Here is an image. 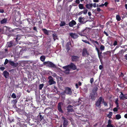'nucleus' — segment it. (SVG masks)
Wrapping results in <instances>:
<instances>
[{"label":"nucleus","mask_w":127,"mask_h":127,"mask_svg":"<svg viewBox=\"0 0 127 127\" xmlns=\"http://www.w3.org/2000/svg\"><path fill=\"white\" fill-rule=\"evenodd\" d=\"M78 6L79 8L81 9H84L85 8V7L83 6V4H79L78 5Z\"/></svg>","instance_id":"nucleus-23"},{"label":"nucleus","mask_w":127,"mask_h":127,"mask_svg":"<svg viewBox=\"0 0 127 127\" xmlns=\"http://www.w3.org/2000/svg\"><path fill=\"white\" fill-rule=\"evenodd\" d=\"M116 20L118 21H120L121 19L120 17L118 15H116Z\"/></svg>","instance_id":"nucleus-25"},{"label":"nucleus","mask_w":127,"mask_h":127,"mask_svg":"<svg viewBox=\"0 0 127 127\" xmlns=\"http://www.w3.org/2000/svg\"><path fill=\"white\" fill-rule=\"evenodd\" d=\"M7 18H4L3 19L0 21V24H5L7 23Z\"/></svg>","instance_id":"nucleus-12"},{"label":"nucleus","mask_w":127,"mask_h":127,"mask_svg":"<svg viewBox=\"0 0 127 127\" xmlns=\"http://www.w3.org/2000/svg\"><path fill=\"white\" fill-rule=\"evenodd\" d=\"M4 12V10L2 9H0V13H3Z\"/></svg>","instance_id":"nucleus-55"},{"label":"nucleus","mask_w":127,"mask_h":127,"mask_svg":"<svg viewBox=\"0 0 127 127\" xmlns=\"http://www.w3.org/2000/svg\"><path fill=\"white\" fill-rule=\"evenodd\" d=\"M40 119L39 120V121H41L42 120L43 118V117L42 116V115H40Z\"/></svg>","instance_id":"nucleus-43"},{"label":"nucleus","mask_w":127,"mask_h":127,"mask_svg":"<svg viewBox=\"0 0 127 127\" xmlns=\"http://www.w3.org/2000/svg\"><path fill=\"white\" fill-rule=\"evenodd\" d=\"M40 60L42 62H43L45 59V57L44 56H42L40 57Z\"/></svg>","instance_id":"nucleus-29"},{"label":"nucleus","mask_w":127,"mask_h":127,"mask_svg":"<svg viewBox=\"0 0 127 127\" xmlns=\"http://www.w3.org/2000/svg\"><path fill=\"white\" fill-rule=\"evenodd\" d=\"M83 13V12L82 11H81L79 13H78V15L79 16L81 14H82Z\"/></svg>","instance_id":"nucleus-51"},{"label":"nucleus","mask_w":127,"mask_h":127,"mask_svg":"<svg viewBox=\"0 0 127 127\" xmlns=\"http://www.w3.org/2000/svg\"><path fill=\"white\" fill-rule=\"evenodd\" d=\"M88 15L89 16H90L91 15V13L90 12H88Z\"/></svg>","instance_id":"nucleus-57"},{"label":"nucleus","mask_w":127,"mask_h":127,"mask_svg":"<svg viewBox=\"0 0 127 127\" xmlns=\"http://www.w3.org/2000/svg\"><path fill=\"white\" fill-rule=\"evenodd\" d=\"M104 33L107 36H108L109 35L108 34L107 32L105 31H104Z\"/></svg>","instance_id":"nucleus-52"},{"label":"nucleus","mask_w":127,"mask_h":127,"mask_svg":"<svg viewBox=\"0 0 127 127\" xmlns=\"http://www.w3.org/2000/svg\"><path fill=\"white\" fill-rule=\"evenodd\" d=\"M102 98L101 97H100L95 103V106L97 107L99 106L101 103V102L102 101Z\"/></svg>","instance_id":"nucleus-6"},{"label":"nucleus","mask_w":127,"mask_h":127,"mask_svg":"<svg viewBox=\"0 0 127 127\" xmlns=\"http://www.w3.org/2000/svg\"><path fill=\"white\" fill-rule=\"evenodd\" d=\"M5 68L4 67H0V69L2 70L3 71L5 69Z\"/></svg>","instance_id":"nucleus-49"},{"label":"nucleus","mask_w":127,"mask_h":127,"mask_svg":"<svg viewBox=\"0 0 127 127\" xmlns=\"http://www.w3.org/2000/svg\"><path fill=\"white\" fill-rule=\"evenodd\" d=\"M75 86H76V88L77 89L78 88V85L77 84H75Z\"/></svg>","instance_id":"nucleus-61"},{"label":"nucleus","mask_w":127,"mask_h":127,"mask_svg":"<svg viewBox=\"0 0 127 127\" xmlns=\"http://www.w3.org/2000/svg\"><path fill=\"white\" fill-rule=\"evenodd\" d=\"M120 97L121 99L122 100H124V98L127 99V96L125 95H124L122 92L121 93V94Z\"/></svg>","instance_id":"nucleus-15"},{"label":"nucleus","mask_w":127,"mask_h":127,"mask_svg":"<svg viewBox=\"0 0 127 127\" xmlns=\"http://www.w3.org/2000/svg\"><path fill=\"white\" fill-rule=\"evenodd\" d=\"M11 97L14 98H16V96L15 94L14 93H13Z\"/></svg>","instance_id":"nucleus-38"},{"label":"nucleus","mask_w":127,"mask_h":127,"mask_svg":"<svg viewBox=\"0 0 127 127\" xmlns=\"http://www.w3.org/2000/svg\"><path fill=\"white\" fill-rule=\"evenodd\" d=\"M105 48V47L103 45H102L100 46V50L102 51L104 50Z\"/></svg>","instance_id":"nucleus-31"},{"label":"nucleus","mask_w":127,"mask_h":127,"mask_svg":"<svg viewBox=\"0 0 127 127\" xmlns=\"http://www.w3.org/2000/svg\"><path fill=\"white\" fill-rule=\"evenodd\" d=\"M97 4L96 3H94L93 5V6L94 7H96Z\"/></svg>","instance_id":"nucleus-54"},{"label":"nucleus","mask_w":127,"mask_h":127,"mask_svg":"<svg viewBox=\"0 0 127 127\" xmlns=\"http://www.w3.org/2000/svg\"><path fill=\"white\" fill-rule=\"evenodd\" d=\"M97 96V94L96 92L93 91L90 95V97L93 100H95Z\"/></svg>","instance_id":"nucleus-4"},{"label":"nucleus","mask_w":127,"mask_h":127,"mask_svg":"<svg viewBox=\"0 0 127 127\" xmlns=\"http://www.w3.org/2000/svg\"><path fill=\"white\" fill-rule=\"evenodd\" d=\"M93 2H98L99 0H93Z\"/></svg>","instance_id":"nucleus-56"},{"label":"nucleus","mask_w":127,"mask_h":127,"mask_svg":"<svg viewBox=\"0 0 127 127\" xmlns=\"http://www.w3.org/2000/svg\"><path fill=\"white\" fill-rule=\"evenodd\" d=\"M118 98L116 99L115 102V103L117 107H119V104L118 103Z\"/></svg>","instance_id":"nucleus-35"},{"label":"nucleus","mask_w":127,"mask_h":127,"mask_svg":"<svg viewBox=\"0 0 127 127\" xmlns=\"http://www.w3.org/2000/svg\"><path fill=\"white\" fill-rule=\"evenodd\" d=\"M62 119L63 120V127H67L69 124L68 121L63 116L62 117Z\"/></svg>","instance_id":"nucleus-2"},{"label":"nucleus","mask_w":127,"mask_h":127,"mask_svg":"<svg viewBox=\"0 0 127 127\" xmlns=\"http://www.w3.org/2000/svg\"><path fill=\"white\" fill-rule=\"evenodd\" d=\"M67 65L69 68L72 69L74 70H75L76 69L75 65L72 63H71L70 64L68 65Z\"/></svg>","instance_id":"nucleus-9"},{"label":"nucleus","mask_w":127,"mask_h":127,"mask_svg":"<svg viewBox=\"0 0 127 127\" xmlns=\"http://www.w3.org/2000/svg\"><path fill=\"white\" fill-rule=\"evenodd\" d=\"M5 27L6 28V32H8V31H9V32H11L12 31V29L11 28L8 27H7L6 26H5Z\"/></svg>","instance_id":"nucleus-24"},{"label":"nucleus","mask_w":127,"mask_h":127,"mask_svg":"<svg viewBox=\"0 0 127 127\" xmlns=\"http://www.w3.org/2000/svg\"><path fill=\"white\" fill-rule=\"evenodd\" d=\"M93 6V4L92 3H90V4H87L85 5L86 7L88 9H90L91 7H92Z\"/></svg>","instance_id":"nucleus-20"},{"label":"nucleus","mask_w":127,"mask_h":127,"mask_svg":"<svg viewBox=\"0 0 127 127\" xmlns=\"http://www.w3.org/2000/svg\"><path fill=\"white\" fill-rule=\"evenodd\" d=\"M9 63L10 64L13 66L16 67L18 65V63H15L13 61L9 60Z\"/></svg>","instance_id":"nucleus-11"},{"label":"nucleus","mask_w":127,"mask_h":127,"mask_svg":"<svg viewBox=\"0 0 127 127\" xmlns=\"http://www.w3.org/2000/svg\"><path fill=\"white\" fill-rule=\"evenodd\" d=\"M13 41H10L8 43L7 45L9 47H10L12 46L14 44H13Z\"/></svg>","instance_id":"nucleus-21"},{"label":"nucleus","mask_w":127,"mask_h":127,"mask_svg":"<svg viewBox=\"0 0 127 127\" xmlns=\"http://www.w3.org/2000/svg\"><path fill=\"white\" fill-rule=\"evenodd\" d=\"M20 38V37L18 35H17L16 38V40L17 41V40H19Z\"/></svg>","instance_id":"nucleus-40"},{"label":"nucleus","mask_w":127,"mask_h":127,"mask_svg":"<svg viewBox=\"0 0 127 127\" xmlns=\"http://www.w3.org/2000/svg\"><path fill=\"white\" fill-rule=\"evenodd\" d=\"M52 36L53 37V39L55 41V39L56 38L57 36L55 33L53 34L52 35Z\"/></svg>","instance_id":"nucleus-37"},{"label":"nucleus","mask_w":127,"mask_h":127,"mask_svg":"<svg viewBox=\"0 0 127 127\" xmlns=\"http://www.w3.org/2000/svg\"><path fill=\"white\" fill-rule=\"evenodd\" d=\"M116 117L117 119L119 120L121 118V117L120 115L117 114L116 115Z\"/></svg>","instance_id":"nucleus-28"},{"label":"nucleus","mask_w":127,"mask_h":127,"mask_svg":"<svg viewBox=\"0 0 127 127\" xmlns=\"http://www.w3.org/2000/svg\"><path fill=\"white\" fill-rule=\"evenodd\" d=\"M67 112L68 113L72 112L74 111L73 109V106L70 105H69L67 106Z\"/></svg>","instance_id":"nucleus-8"},{"label":"nucleus","mask_w":127,"mask_h":127,"mask_svg":"<svg viewBox=\"0 0 127 127\" xmlns=\"http://www.w3.org/2000/svg\"><path fill=\"white\" fill-rule=\"evenodd\" d=\"M95 49L97 52V53H98V55L99 56L100 52H99V50L98 49L97 47H96V48H95Z\"/></svg>","instance_id":"nucleus-41"},{"label":"nucleus","mask_w":127,"mask_h":127,"mask_svg":"<svg viewBox=\"0 0 127 127\" xmlns=\"http://www.w3.org/2000/svg\"><path fill=\"white\" fill-rule=\"evenodd\" d=\"M88 11L87 9H86L82 11V12L84 14L86 15Z\"/></svg>","instance_id":"nucleus-36"},{"label":"nucleus","mask_w":127,"mask_h":127,"mask_svg":"<svg viewBox=\"0 0 127 127\" xmlns=\"http://www.w3.org/2000/svg\"><path fill=\"white\" fill-rule=\"evenodd\" d=\"M125 59L127 60V54H126L125 56Z\"/></svg>","instance_id":"nucleus-60"},{"label":"nucleus","mask_w":127,"mask_h":127,"mask_svg":"<svg viewBox=\"0 0 127 127\" xmlns=\"http://www.w3.org/2000/svg\"><path fill=\"white\" fill-rule=\"evenodd\" d=\"M112 113L111 112H110L107 115V117H108L109 118H111V116H112Z\"/></svg>","instance_id":"nucleus-26"},{"label":"nucleus","mask_w":127,"mask_h":127,"mask_svg":"<svg viewBox=\"0 0 127 127\" xmlns=\"http://www.w3.org/2000/svg\"><path fill=\"white\" fill-rule=\"evenodd\" d=\"M63 104L62 103H59L58 105V109L59 112L63 113V112L61 109V105Z\"/></svg>","instance_id":"nucleus-14"},{"label":"nucleus","mask_w":127,"mask_h":127,"mask_svg":"<svg viewBox=\"0 0 127 127\" xmlns=\"http://www.w3.org/2000/svg\"><path fill=\"white\" fill-rule=\"evenodd\" d=\"M86 31V30H83L81 31V32L79 33L80 35L81 36H84L86 34V33H85Z\"/></svg>","instance_id":"nucleus-22"},{"label":"nucleus","mask_w":127,"mask_h":127,"mask_svg":"<svg viewBox=\"0 0 127 127\" xmlns=\"http://www.w3.org/2000/svg\"><path fill=\"white\" fill-rule=\"evenodd\" d=\"M9 61L7 59H6L5 60V62H4V64L5 65H6L9 62Z\"/></svg>","instance_id":"nucleus-42"},{"label":"nucleus","mask_w":127,"mask_h":127,"mask_svg":"<svg viewBox=\"0 0 127 127\" xmlns=\"http://www.w3.org/2000/svg\"><path fill=\"white\" fill-rule=\"evenodd\" d=\"M44 64L47 66L54 68H57L55 65L51 62H46L44 63Z\"/></svg>","instance_id":"nucleus-3"},{"label":"nucleus","mask_w":127,"mask_h":127,"mask_svg":"<svg viewBox=\"0 0 127 127\" xmlns=\"http://www.w3.org/2000/svg\"><path fill=\"white\" fill-rule=\"evenodd\" d=\"M4 76L6 78L8 77L9 75V73L6 71H4L3 72Z\"/></svg>","instance_id":"nucleus-19"},{"label":"nucleus","mask_w":127,"mask_h":127,"mask_svg":"<svg viewBox=\"0 0 127 127\" xmlns=\"http://www.w3.org/2000/svg\"><path fill=\"white\" fill-rule=\"evenodd\" d=\"M70 35L71 37L74 38H76L78 37L77 34L73 33H70Z\"/></svg>","instance_id":"nucleus-18"},{"label":"nucleus","mask_w":127,"mask_h":127,"mask_svg":"<svg viewBox=\"0 0 127 127\" xmlns=\"http://www.w3.org/2000/svg\"><path fill=\"white\" fill-rule=\"evenodd\" d=\"M117 42L116 41H114V43L113 45L114 46H116L117 45Z\"/></svg>","instance_id":"nucleus-47"},{"label":"nucleus","mask_w":127,"mask_h":127,"mask_svg":"<svg viewBox=\"0 0 127 127\" xmlns=\"http://www.w3.org/2000/svg\"><path fill=\"white\" fill-rule=\"evenodd\" d=\"M108 4V3L107 2H105L104 4V5H105L106 6Z\"/></svg>","instance_id":"nucleus-59"},{"label":"nucleus","mask_w":127,"mask_h":127,"mask_svg":"<svg viewBox=\"0 0 127 127\" xmlns=\"http://www.w3.org/2000/svg\"><path fill=\"white\" fill-rule=\"evenodd\" d=\"M88 54L86 49L85 48H84L83 49L82 53V55L84 57L88 55Z\"/></svg>","instance_id":"nucleus-10"},{"label":"nucleus","mask_w":127,"mask_h":127,"mask_svg":"<svg viewBox=\"0 0 127 127\" xmlns=\"http://www.w3.org/2000/svg\"><path fill=\"white\" fill-rule=\"evenodd\" d=\"M42 31L45 34H48V32L46 29H42Z\"/></svg>","instance_id":"nucleus-27"},{"label":"nucleus","mask_w":127,"mask_h":127,"mask_svg":"<svg viewBox=\"0 0 127 127\" xmlns=\"http://www.w3.org/2000/svg\"><path fill=\"white\" fill-rule=\"evenodd\" d=\"M78 19L79 22L80 23H81L82 24H84V23H86V22H84L83 20H81L79 18Z\"/></svg>","instance_id":"nucleus-32"},{"label":"nucleus","mask_w":127,"mask_h":127,"mask_svg":"<svg viewBox=\"0 0 127 127\" xmlns=\"http://www.w3.org/2000/svg\"><path fill=\"white\" fill-rule=\"evenodd\" d=\"M65 25V23L64 22L61 21L60 24V26H64Z\"/></svg>","instance_id":"nucleus-30"},{"label":"nucleus","mask_w":127,"mask_h":127,"mask_svg":"<svg viewBox=\"0 0 127 127\" xmlns=\"http://www.w3.org/2000/svg\"><path fill=\"white\" fill-rule=\"evenodd\" d=\"M103 103V104L105 106H107V103L106 102H105L104 101V100L103 99V101H102Z\"/></svg>","instance_id":"nucleus-39"},{"label":"nucleus","mask_w":127,"mask_h":127,"mask_svg":"<svg viewBox=\"0 0 127 127\" xmlns=\"http://www.w3.org/2000/svg\"><path fill=\"white\" fill-rule=\"evenodd\" d=\"M17 102V100L16 99H14L12 101L13 103L14 104H16Z\"/></svg>","instance_id":"nucleus-33"},{"label":"nucleus","mask_w":127,"mask_h":127,"mask_svg":"<svg viewBox=\"0 0 127 127\" xmlns=\"http://www.w3.org/2000/svg\"><path fill=\"white\" fill-rule=\"evenodd\" d=\"M63 68L65 70L64 71V73L66 74H68L69 73L70 69L68 65L63 66Z\"/></svg>","instance_id":"nucleus-7"},{"label":"nucleus","mask_w":127,"mask_h":127,"mask_svg":"<svg viewBox=\"0 0 127 127\" xmlns=\"http://www.w3.org/2000/svg\"><path fill=\"white\" fill-rule=\"evenodd\" d=\"M82 40L84 42H85L86 43H88L89 44H90V43L88 41L86 40Z\"/></svg>","instance_id":"nucleus-45"},{"label":"nucleus","mask_w":127,"mask_h":127,"mask_svg":"<svg viewBox=\"0 0 127 127\" xmlns=\"http://www.w3.org/2000/svg\"><path fill=\"white\" fill-rule=\"evenodd\" d=\"M81 82H79L78 83V85L79 86H80L81 85Z\"/></svg>","instance_id":"nucleus-63"},{"label":"nucleus","mask_w":127,"mask_h":127,"mask_svg":"<svg viewBox=\"0 0 127 127\" xmlns=\"http://www.w3.org/2000/svg\"><path fill=\"white\" fill-rule=\"evenodd\" d=\"M90 83L91 84L92 83L94 82V79L93 78H92L90 80Z\"/></svg>","instance_id":"nucleus-48"},{"label":"nucleus","mask_w":127,"mask_h":127,"mask_svg":"<svg viewBox=\"0 0 127 127\" xmlns=\"http://www.w3.org/2000/svg\"><path fill=\"white\" fill-rule=\"evenodd\" d=\"M51 75L52 76L54 77H56L57 76L56 74L54 73H52Z\"/></svg>","instance_id":"nucleus-46"},{"label":"nucleus","mask_w":127,"mask_h":127,"mask_svg":"<svg viewBox=\"0 0 127 127\" xmlns=\"http://www.w3.org/2000/svg\"><path fill=\"white\" fill-rule=\"evenodd\" d=\"M112 121L110 120H108V124L106 125V127H114L113 125L111 124Z\"/></svg>","instance_id":"nucleus-13"},{"label":"nucleus","mask_w":127,"mask_h":127,"mask_svg":"<svg viewBox=\"0 0 127 127\" xmlns=\"http://www.w3.org/2000/svg\"><path fill=\"white\" fill-rule=\"evenodd\" d=\"M76 24V22L74 20L72 21L69 22V25L70 27H72L74 25Z\"/></svg>","instance_id":"nucleus-17"},{"label":"nucleus","mask_w":127,"mask_h":127,"mask_svg":"<svg viewBox=\"0 0 127 127\" xmlns=\"http://www.w3.org/2000/svg\"><path fill=\"white\" fill-rule=\"evenodd\" d=\"M79 58L77 56H73L72 57V60L73 61H76L78 60Z\"/></svg>","instance_id":"nucleus-16"},{"label":"nucleus","mask_w":127,"mask_h":127,"mask_svg":"<svg viewBox=\"0 0 127 127\" xmlns=\"http://www.w3.org/2000/svg\"><path fill=\"white\" fill-rule=\"evenodd\" d=\"M33 29L34 30H35V31H37L36 28L35 27H33Z\"/></svg>","instance_id":"nucleus-64"},{"label":"nucleus","mask_w":127,"mask_h":127,"mask_svg":"<svg viewBox=\"0 0 127 127\" xmlns=\"http://www.w3.org/2000/svg\"><path fill=\"white\" fill-rule=\"evenodd\" d=\"M75 2L77 4H79L80 3L79 0H76Z\"/></svg>","instance_id":"nucleus-50"},{"label":"nucleus","mask_w":127,"mask_h":127,"mask_svg":"<svg viewBox=\"0 0 127 127\" xmlns=\"http://www.w3.org/2000/svg\"><path fill=\"white\" fill-rule=\"evenodd\" d=\"M92 42L93 43H96L97 45L99 44L98 42H97V41H94L93 40H92Z\"/></svg>","instance_id":"nucleus-44"},{"label":"nucleus","mask_w":127,"mask_h":127,"mask_svg":"<svg viewBox=\"0 0 127 127\" xmlns=\"http://www.w3.org/2000/svg\"><path fill=\"white\" fill-rule=\"evenodd\" d=\"M114 111L115 112L117 111V109L116 108H114L113 109Z\"/></svg>","instance_id":"nucleus-58"},{"label":"nucleus","mask_w":127,"mask_h":127,"mask_svg":"<svg viewBox=\"0 0 127 127\" xmlns=\"http://www.w3.org/2000/svg\"><path fill=\"white\" fill-rule=\"evenodd\" d=\"M79 18H80V19H81L82 20H84L85 19L84 17H79Z\"/></svg>","instance_id":"nucleus-62"},{"label":"nucleus","mask_w":127,"mask_h":127,"mask_svg":"<svg viewBox=\"0 0 127 127\" xmlns=\"http://www.w3.org/2000/svg\"><path fill=\"white\" fill-rule=\"evenodd\" d=\"M49 79V83L50 85L54 84L56 83V82L54 81L53 78L51 76L48 77Z\"/></svg>","instance_id":"nucleus-5"},{"label":"nucleus","mask_w":127,"mask_h":127,"mask_svg":"<svg viewBox=\"0 0 127 127\" xmlns=\"http://www.w3.org/2000/svg\"><path fill=\"white\" fill-rule=\"evenodd\" d=\"M102 68L103 66L102 65H99V68L100 69H102Z\"/></svg>","instance_id":"nucleus-53"},{"label":"nucleus","mask_w":127,"mask_h":127,"mask_svg":"<svg viewBox=\"0 0 127 127\" xmlns=\"http://www.w3.org/2000/svg\"><path fill=\"white\" fill-rule=\"evenodd\" d=\"M44 85L43 84H40L39 85V89L40 90H41L42 88L43 87V86H44Z\"/></svg>","instance_id":"nucleus-34"},{"label":"nucleus","mask_w":127,"mask_h":127,"mask_svg":"<svg viewBox=\"0 0 127 127\" xmlns=\"http://www.w3.org/2000/svg\"><path fill=\"white\" fill-rule=\"evenodd\" d=\"M72 93L71 89L69 87H66L65 88L64 91L61 92V94L62 95H64L65 94L71 95Z\"/></svg>","instance_id":"nucleus-1"}]
</instances>
